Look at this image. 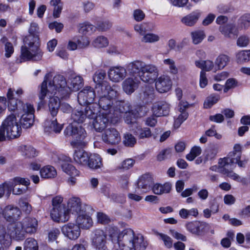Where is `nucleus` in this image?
<instances>
[{"instance_id": "obj_1", "label": "nucleus", "mask_w": 250, "mask_h": 250, "mask_svg": "<svg viewBox=\"0 0 250 250\" xmlns=\"http://www.w3.org/2000/svg\"><path fill=\"white\" fill-rule=\"evenodd\" d=\"M109 237L114 245L113 250H145L146 247L143 236L135 235L130 229L120 232L117 228H112Z\"/></svg>"}, {"instance_id": "obj_2", "label": "nucleus", "mask_w": 250, "mask_h": 250, "mask_svg": "<svg viewBox=\"0 0 250 250\" xmlns=\"http://www.w3.org/2000/svg\"><path fill=\"white\" fill-rule=\"evenodd\" d=\"M50 74L47 73L44 78V80L39 87L38 97L40 100L39 106H43L45 104L44 99L46 95L56 94L66 96L68 94L67 83L64 77L61 75L55 76L53 81L47 82L50 77Z\"/></svg>"}, {"instance_id": "obj_3", "label": "nucleus", "mask_w": 250, "mask_h": 250, "mask_svg": "<svg viewBox=\"0 0 250 250\" xmlns=\"http://www.w3.org/2000/svg\"><path fill=\"white\" fill-rule=\"evenodd\" d=\"M39 28L36 23H32L29 29V35L23 40L21 47V59L26 61H38L42 59L43 53L40 48L39 37L36 33Z\"/></svg>"}, {"instance_id": "obj_4", "label": "nucleus", "mask_w": 250, "mask_h": 250, "mask_svg": "<svg viewBox=\"0 0 250 250\" xmlns=\"http://www.w3.org/2000/svg\"><path fill=\"white\" fill-rule=\"evenodd\" d=\"M115 86L111 87L107 83L99 85L96 88L98 105L109 115L114 113V103L119 94Z\"/></svg>"}, {"instance_id": "obj_5", "label": "nucleus", "mask_w": 250, "mask_h": 250, "mask_svg": "<svg viewBox=\"0 0 250 250\" xmlns=\"http://www.w3.org/2000/svg\"><path fill=\"white\" fill-rule=\"evenodd\" d=\"M21 133V127L18 124L16 117L11 114L7 117L0 126V142L18 138Z\"/></svg>"}, {"instance_id": "obj_6", "label": "nucleus", "mask_w": 250, "mask_h": 250, "mask_svg": "<svg viewBox=\"0 0 250 250\" xmlns=\"http://www.w3.org/2000/svg\"><path fill=\"white\" fill-rule=\"evenodd\" d=\"M64 133L65 135L73 137V140L71 142V144L73 147L83 148L87 145V142L85 140L86 133L82 127L69 125L65 129Z\"/></svg>"}, {"instance_id": "obj_7", "label": "nucleus", "mask_w": 250, "mask_h": 250, "mask_svg": "<svg viewBox=\"0 0 250 250\" xmlns=\"http://www.w3.org/2000/svg\"><path fill=\"white\" fill-rule=\"evenodd\" d=\"M63 198L61 196H57L52 200L53 208L51 211L50 215L53 220L57 222H65L68 220L65 207L62 203Z\"/></svg>"}, {"instance_id": "obj_8", "label": "nucleus", "mask_w": 250, "mask_h": 250, "mask_svg": "<svg viewBox=\"0 0 250 250\" xmlns=\"http://www.w3.org/2000/svg\"><path fill=\"white\" fill-rule=\"evenodd\" d=\"M92 210L93 208L91 206L83 204L79 197H72L68 200L67 209L66 211L68 217L69 213L78 215L81 213Z\"/></svg>"}, {"instance_id": "obj_9", "label": "nucleus", "mask_w": 250, "mask_h": 250, "mask_svg": "<svg viewBox=\"0 0 250 250\" xmlns=\"http://www.w3.org/2000/svg\"><path fill=\"white\" fill-rule=\"evenodd\" d=\"M34 112L35 109L33 105L29 104H26L22 108V112L21 117L20 123L21 125L23 128H30L34 123Z\"/></svg>"}, {"instance_id": "obj_10", "label": "nucleus", "mask_w": 250, "mask_h": 250, "mask_svg": "<svg viewBox=\"0 0 250 250\" xmlns=\"http://www.w3.org/2000/svg\"><path fill=\"white\" fill-rule=\"evenodd\" d=\"M158 73L159 70L156 66L145 63L140 74V78L145 83H152L157 77Z\"/></svg>"}, {"instance_id": "obj_11", "label": "nucleus", "mask_w": 250, "mask_h": 250, "mask_svg": "<svg viewBox=\"0 0 250 250\" xmlns=\"http://www.w3.org/2000/svg\"><path fill=\"white\" fill-rule=\"evenodd\" d=\"M153 184L154 179L152 176L149 173L145 174L139 178L135 191L146 193L151 189Z\"/></svg>"}, {"instance_id": "obj_12", "label": "nucleus", "mask_w": 250, "mask_h": 250, "mask_svg": "<svg viewBox=\"0 0 250 250\" xmlns=\"http://www.w3.org/2000/svg\"><path fill=\"white\" fill-rule=\"evenodd\" d=\"M92 238V245L96 250H108L106 246V234L103 230H94Z\"/></svg>"}, {"instance_id": "obj_13", "label": "nucleus", "mask_w": 250, "mask_h": 250, "mask_svg": "<svg viewBox=\"0 0 250 250\" xmlns=\"http://www.w3.org/2000/svg\"><path fill=\"white\" fill-rule=\"evenodd\" d=\"M96 90L90 86H85L83 90L78 93V100L82 104H92L96 96Z\"/></svg>"}, {"instance_id": "obj_14", "label": "nucleus", "mask_w": 250, "mask_h": 250, "mask_svg": "<svg viewBox=\"0 0 250 250\" xmlns=\"http://www.w3.org/2000/svg\"><path fill=\"white\" fill-rule=\"evenodd\" d=\"M113 118L112 115H109L107 113H100L92 122V125L94 129L98 132H102L107 126L109 119Z\"/></svg>"}, {"instance_id": "obj_15", "label": "nucleus", "mask_w": 250, "mask_h": 250, "mask_svg": "<svg viewBox=\"0 0 250 250\" xmlns=\"http://www.w3.org/2000/svg\"><path fill=\"white\" fill-rule=\"evenodd\" d=\"M102 138L104 143L111 145L118 144L121 140L119 132L116 129L112 127L104 130Z\"/></svg>"}, {"instance_id": "obj_16", "label": "nucleus", "mask_w": 250, "mask_h": 250, "mask_svg": "<svg viewBox=\"0 0 250 250\" xmlns=\"http://www.w3.org/2000/svg\"><path fill=\"white\" fill-rule=\"evenodd\" d=\"M126 68L122 66H113L109 68L108 76L110 81L118 83L122 81L126 76Z\"/></svg>"}, {"instance_id": "obj_17", "label": "nucleus", "mask_w": 250, "mask_h": 250, "mask_svg": "<svg viewBox=\"0 0 250 250\" xmlns=\"http://www.w3.org/2000/svg\"><path fill=\"white\" fill-rule=\"evenodd\" d=\"M156 90L161 93L168 92L171 88L172 82L168 76L162 75L154 80Z\"/></svg>"}, {"instance_id": "obj_18", "label": "nucleus", "mask_w": 250, "mask_h": 250, "mask_svg": "<svg viewBox=\"0 0 250 250\" xmlns=\"http://www.w3.org/2000/svg\"><path fill=\"white\" fill-rule=\"evenodd\" d=\"M62 233L71 240H76L80 235V227L74 223H68L62 228Z\"/></svg>"}, {"instance_id": "obj_19", "label": "nucleus", "mask_w": 250, "mask_h": 250, "mask_svg": "<svg viewBox=\"0 0 250 250\" xmlns=\"http://www.w3.org/2000/svg\"><path fill=\"white\" fill-rule=\"evenodd\" d=\"M8 231L11 237L17 240H23L26 233L24 229L22 221L17 222L14 225H10L8 227Z\"/></svg>"}, {"instance_id": "obj_20", "label": "nucleus", "mask_w": 250, "mask_h": 250, "mask_svg": "<svg viewBox=\"0 0 250 250\" xmlns=\"http://www.w3.org/2000/svg\"><path fill=\"white\" fill-rule=\"evenodd\" d=\"M93 211H88L77 215L76 219L77 225L82 229H89L92 227L93 222L90 214Z\"/></svg>"}, {"instance_id": "obj_21", "label": "nucleus", "mask_w": 250, "mask_h": 250, "mask_svg": "<svg viewBox=\"0 0 250 250\" xmlns=\"http://www.w3.org/2000/svg\"><path fill=\"white\" fill-rule=\"evenodd\" d=\"M21 214L20 209L17 207L8 205L2 210V215L5 219L9 222H14L18 219Z\"/></svg>"}, {"instance_id": "obj_22", "label": "nucleus", "mask_w": 250, "mask_h": 250, "mask_svg": "<svg viewBox=\"0 0 250 250\" xmlns=\"http://www.w3.org/2000/svg\"><path fill=\"white\" fill-rule=\"evenodd\" d=\"M170 104L164 101L155 103L152 108L153 114L156 117L166 116L169 114Z\"/></svg>"}, {"instance_id": "obj_23", "label": "nucleus", "mask_w": 250, "mask_h": 250, "mask_svg": "<svg viewBox=\"0 0 250 250\" xmlns=\"http://www.w3.org/2000/svg\"><path fill=\"white\" fill-rule=\"evenodd\" d=\"M46 96L49 98L48 106L49 112L52 116L54 117L57 115L60 107V98H62L64 96H61L58 93L55 95L49 94Z\"/></svg>"}, {"instance_id": "obj_24", "label": "nucleus", "mask_w": 250, "mask_h": 250, "mask_svg": "<svg viewBox=\"0 0 250 250\" xmlns=\"http://www.w3.org/2000/svg\"><path fill=\"white\" fill-rule=\"evenodd\" d=\"M140 83V82L137 78H128L122 83L123 90L127 94H131L137 89Z\"/></svg>"}, {"instance_id": "obj_25", "label": "nucleus", "mask_w": 250, "mask_h": 250, "mask_svg": "<svg viewBox=\"0 0 250 250\" xmlns=\"http://www.w3.org/2000/svg\"><path fill=\"white\" fill-rule=\"evenodd\" d=\"M234 162H237L229 157L220 159L218 161V164L221 167L220 172L227 175L233 168Z\"/></svg>"}, {"instance_id": "obj_26", "label": "nucleus", "mask_w": 250, "mask_h": 250, "mask_svg": "<svg viewBox=\"0 0 250 250\" xmlns=\"http://www.w3.org/2000/svg\"><path fill=\"white\" fill-rule=\"evenodd\" d=\"M145 63L140 60H135L130 62L126 65V71L131 75L140 74Z\"/></svg>"}, {"instance_id": "obj_27", "label": "nucleus", "mask_w": 250, "mask_h": 250, "mask_svg": "<svg viewBox=\"0 0 250 250\" xmlns=\"http://www.w3.org/2000/svg\"><path fill=\"white\" fill-rule=\"evenodd\" d=\"M83 79L80 76L72 75L69 79L68 93L69 90L77 91L83 86Z\"/></svg>"}, {"instance_id": "obj_28", "label": "nucleus", "mask_w": 250, "mask_h": 250, "mask_svg": "<svg viewBox=\"0 0 250 250\" xmlns=\"http://www.w3.org/2000/svg\"><path fill=\"white\" fill-rule=\"evenodd\" d=\"M22 221L26 233L32 234L36 232L38 221L35 218L26 217Z\"/></svg>"}, {"instance_id": "obj_29", "label": "nucleus", "mask_w": 250, "mask_h": 250, "mask_svg": "<svg viewBox=\"0 0 250 250\" xmlns=\"http://www.w3.org/2000/svg\"><path fill=\"white\" fill-rule=\"evenodd\" d=\"M115 111L111 115L113 117L118 118L120 114L125 113L130 111L131 105L129 103L125 101H115Z\"/></svg>"}, {"instance_id": "obj_30", "label": "nucleus", "mask_w": 250, "mask_h": 250, "mask_svg": "<svg viewBox=\"0 0 250 250\" xmlns=\"http://www.w3.org/2000/svg\"><path fill=\"white\" fill-rule=\"evenodd\" d=\"M89 156L85 150L78 149L75 151L73 159L76 163L80 165L86 166Z\"/></svg>"}, {"instance_id": "obj_31", "label": "nucleus", "mask_w": 250, "mask_h": 250, "mask_svg": "<svg viewBox=\"0 0 250 250\" xmlns=\"http://www.w3.org/2000/svg\"><path fill=\"white\" fill-rule=\"evenodd\" d=\"M151 188L153 192L157 195L167 193L171 189V185L169 183H166L163 185L156 183L152 185Z\"/></svg>"}, {"instance_id": "obj_32", "label": "nucleus", "mask_w": 250, "mask_h": 250, "mask_svg": "<svg viewBox=\"0 0 250 250\" xmlns=\"http://www.w3.org/2000/svg\"><path fill=\"white\" fill-rule=\"evenodd\" d=\"M63 127L62 125L59 124L57 119L52 121H47L45 123L44 130L45 132H50L53 131L56 133H60Z\"/></svg>"}, {"instance_id": "obj_33", "label": "nucleus", "mask_w": 250, "mask_h": 250, "mask_svg": "<svg viewBox=\"0 0 250 250\" xmlns=\"http://www.w3.org/2000/svg\"><path fill=\"white\" fill-rule=\"evenodd\" d=\"M102 165V160L99 155L95 153L90 155L86 166L92 169H98Z\"/></svg>"}, {"instance_id": "obj_34", "label": "nucleus", "mask_w": 250, "mask_h": 250, "mask_svg": "<svg viewBox=\"0 0 250 250\" xmlns=\"http://www.w3.org/2000/svg\"><path fill=\"white\" fill-rule=\"evenodd\" d=\"M96 31V27L89 22H85L79 25V32L84 35H91Z\"/></svg>"}, {"instance_id": "obj_35", "label": "nucleus", "mask_w": 250, "mask_h": 250, "mask_svg": "<svg viewBox=\"0 0 250 250\" xmlns=\"http://www.w3.org/2000/svg\"><path fill=\"white\" fill-rule=\"evenodd\" d=\"M200 16L199 13L194 12L183 17L181 21L187 26H192L196 23Z\"/></svg>"}, {"instance_id": "obj_36", "label": "nucleus", "mask_w": 250, "mask_h": 250, "mask_svg": "<svg viewBox=\"0 0 250 250\" xmlns=\"http://www.w3.org/2000/svg\"><path fill=\"white\" fill-rule=\"evenodd\" d=\"M98 105L96 103L89 104L84 109L85 118L94 120L98 115Z\"/></svg>"}, {"instance_id": "obj_37", "label": "nucleus", "mask_w": 250, "mask_h": 250, "mask_svg": "<svg viewBox=\"0 0 250 250\" xmlns=\"http://www.w3.org/2000/svg\"><path fill=\"white\" fill-rule=\"evenodd\" d=\"M186 227L189 231L194 234L200 235L203 232V225L199 221L188 222Z\"/></svg>"}, {"instance_id": "obj_38", "label": "nucleus", "mask_w": 250, "mask_h": 250, "mask_svg": "<svg viewBox=\"0 0 250 250\" xmlns=\"http://www.w3.org/2000/svg\"><path fill=\"white\" fill-rule=\"evenodd\" d=\"M40 174L43 178H53L57 175V171L54 167L47 166L40 170Z\"/></svg>"}, {"instance_id": "obj_39", "label": "nucleus", "mask_w": 250, "mask_h": 250, "mask_svg": "<svg viewBox=\"0 0 250 250\" xmlns=\"http://www.w3.org/2000/svg\"><path fill=\"white\" fill-rule=\"evenodd\" d=\"M25 104H23L21 101L16 99H12L8 101V109L9 110L15 111L17 110L20 113L22 112V108Z\"/></svg>"}, {"instance_id": "obj_40", "label": "nucleus", "mask_w": 250, "mask_h": 250, "mask_svg": "<svg viewBox=\"0 0 250 250\" xmlns=\"http://www.w3.org/2000/svg\"><path fill=\"white\" fill-rule=\"evenodd\" d=\"M106 76V72L104 70H99L97 71L93 77V79L95 83H96V85L95 86V90H96V88L99 85H103L104 83H107V82L104 81V80Z\"/></svg>"}, {"instance_id": "obj_41", "label": "nucleus", "mask_w": 250, "mask_h": 250, "mask_svg": "<svg viewBox=\"0 0 250 250\" xmlns=\"http://www.w3.org/2000/svg\"><path fill=\"white\" fill-rule=\"evenodd\" d=\"M230 58L229 56L222 54L219 55L215 60V64L218 69H223L229 62Z\"/></svg>"}, {"instance_id": "obj_42", "label": "nucleus", "mask_w": 250, "mask_h": 250, "mask_svg": "<svg viewBox=\"0 0 250 250\" xmlns=\"http://www.w3.org/2000/svg\"><path fill=\"white\" fill-rule=\"evenodd\" d=\"M62 170L70 176H77L79 171L71 164L64 163L62 166Z\"/></svg>"}, {"instance_id": "obj_43", "label": "nucleus", "mask_w": 250, "mask_h": 250, "mask_svg": "<svg viewBox=\"0 0 250 250\" xmlns=\"http://www.w3.org/2000/svg\"><path fill=\"white\" fill-rule=\"evenodd\" d=\"M22 154L28 158H32L38 155V151L30 146H24L21 147Z\"/></svg>"}, {"instance_id": "obj_44", "label": "nucleus", "mask_w": 250, "mask_h": 250, "mask_svg": "<svg viewBox=\"0 0 250 250\" xmlns=\"http://www.w3.org/2000/svg\"><path fill=\"white\" fill-rule=\"evenodd\" d=\"M108 43L107 38L103 36H100L93 41L92 44L95 47L100 48L107 46Z\"/></svg>"}, {"instance_id": "obj_45", "label": "nucleus", "mask_w": 250, "mask_h": 250, "mask_svg": "<svg viewBox=\"0 0 250 250\" xmlns=\"http://www.w3.org/2000/svg\"><path fill=\"white\" fill-rule=\"evenodd\" d=\"M219 30L225 37L229 38L231 37V34L234 33L235 27L232 24H227L220 26Z\"/></svg>"}, {"instance_id": "obj_46", "label": "nucleus", "mask_w": 250, "mask_h": 250, "mask_svg": "<svg viewBox=\"0 0 250 250\" xmlns=\"http://www.w3.org/2000/svg\"><path fill=\"white\" fill-rule=\"evenodd\" d=\"M219 151V147L215 145H212L210 148L206 151V156L204 160V163H206L208 160H211L215 158L217 153Z\"/></svg>"}, {"instance_id": "obj_47", "label": "nucleus", "mask_w": 250, "mask_h": 250, "mask_svg": "<svg viewBox=\"0 0 250 250\" xmlns=\"http://www.w3.org/2000/svg\"><path fill=\"white\" fill-rule=\"evenodd\" d=\"M71 119L74 122L82 123L85 119L84 113L81 110H74L71 114Z\"/></svg>"}, {"instance_id": "obj_48", "label": "nucleus", "mask_w": 250, "mask_h": 250, "mask_svg": "<svg viewBox=\"0 0 250 250\" xmlns=\"http://www.w3.org/2000/svg\"><path fill=\"white\" fill-rule=\"evenodd\" d=\"M135 133L139 139L148 138L151 136V131L147 127L138 128Z\"/></svg>"}, {"instance_id": "obj_49", "label": "nucleus", "mask_w": 250, "mask_h": 250, "mask_svg": "<svg viewBox=\"0 0 250 250\" xmlns=\"http://www.w3.org/2000/svg\"><path fill=\"white\" fill-rule=\"evenodd\" d=\"M24 250H38L37 241L32 238L26 239L24 244Z\"/></svg>"}, {"instance_id": "obj_50", "label": "nucleus", "mask_w": 250, "mask_h": 250, "mask_svg": "<svg viewBox=\"0 0 250 250\" xmlns=\"http://www.w3.org/2000/svg\"><path fill=\"white\" fill-rule=\"evenodd\" d=\"M242 153V147L240 145L236 144L233 147V151L230 152L229 157L238 162L240 159Z\"/></svg>"}, {"instance_id": "obj_51", "label": "nucleus", "mask_w": 250, "mask_h": 250, "mask_svg": "<svg viewBox=\"0 0 250 250\" xmlns=\"http://www.w3.org/2000/svg\"><path fill=\"white\" fill-rule=\"evenodd\" d=\"M220 99L218 95L211 94L208 96L204 102V106L206 108H210L213 104H216Z\"/></svg>"}, {"instance_id": "obj_52", "label": "nucleus", "mask_w": 250, "mask_h": 250, "mask_svg": "<svg viewBox=\"0 0 250 250\" xmlns=\"http://www.w3.org/2000/svg\"><path fill=\"white\" fill-rule=\"evenodd\" d=\"M159 36L153 33H147L144 35L141 39V41L145 43H153L159 41Z\"/></svg>"}, {"instance_id": "obj_53", "label": "nucleus", "mask_w": 250, "mask_h": 250, "mask_svg": "<svg viewBox=\"0 0 250 250\" xmlns=\"http://www.w3.org/2000/svg\"><path fill=\"white\" fill-rule=\"evenodd\" d=\"M201 148L199 146H195L191 149L189 153L186 155V158L188 160L192 161L201 153Z\"/></svg>"}, {"instance_id": "obj_54", "label": "nucleus", "mask_w": 250, "mask_h": 250, "mask_svg": "<svg viewBox=\"0 0 250 250\" xmlns=\"http://www.w3.org/2000/svg\"><path fill=\"white\" fill-rule=\"evenodd\" d=\"M123 142L125 146L132 147L136 143V139L131 134L126 133L124 135Z\"/></svg>"}, {"instance_id": "obj_55", "label": "nucleus", "mask_w": 250, "mask_h": 250, "mask_svg": "<svg viewBox=\"0 0 250 250\" xmlns=\"http://www.w3.org/2000/svg\"><path fill=\"white\" fill-rule=\"evenodd\" d=\"M191 34L193 42L195 44L201 42L205 37L203 31H196L192 32Z\"/></svg>"}, {"instance_id": "obj_56", "label": "nucleus", "mask_w": 250, "mask_h": 250, "mask_svg": "<svg viewBox=\"0 0 250 250\" xmlns=\"http://www.w3.org/2000/svg\"><path fill=\"white\" fill-rule=\"evenodd\" d=\"M240 28L246 29L250 25V14H248L242 16L239 20Z\"/></svg>"}, {"instance_id": "obj_57", "label": "nucleus", "mask_w": 250, "mask_h": 250, "mask_svg": "<svg viewBox=\"0 0 250 250\" xmlns=\"http://www.w3.org/2000/svg\"><path fill=\"white\" fill-rule=\"evenodd\" d=\"M145 107L141 105H135L133 107L131 106L130 109L132 111V114L137 118H140L145 115L144 109Z\"/></svg>"}, {"instance_id": "obj_58", "label": "nucleus", "mask_w": 250, "mask_h": 250, "mask_svg": "<svg viewBox=\"0 0 250 250\" xmlns=\"http://www.w3.org/2000/svg\"><path fill=\"white\" fill-rule=\"evenodd\" d=\"M164 64L168 66L169 72L171 74H176L178 73V68L175 65V62L171 59H165L163 61Z\"/></svg>"}, {"instance_id": "obj_59", "label": "nucleus", "mask_w": 250, "mask_h": 250, "mask_svg": "<svg viewBox=\"0 0 250 250\" xmlns=\"http://www.w3.org/2000/svg\"><path fill=\"white\" fill-rule=\"evenodd\" d=\"M112 26V24L108 21H99L96 24V30L100 31H106Z\"/></svg>"}, {"instance_id": "obj_60", "label": "nucleus", "mask_w": 250, "mask_h": 250, "mask_svg": "<svg viewBox=\"0 0 250 250\" xmlns=\"http://www.w3.org/2000/svg\"><path fill=\"white\" fill-rule=\"evenodd\" d=\"M250 42V37L247 35H241L237 40L236 44L240 47L247 46Z\"/></svg>"}, {"instance_id": "obj_61", "label": "nucleus", "mask_w": 250, "mask_h": 250, "mask_svg": "<svg viewBox=\"0 0 250 250\" xmlns=\"http://www.w3.org/2000/svg\"><path fill=\"white\" fill-rule=\"evenodd\" d=\"M6 230L5 228L0 224V245L7 247L10 243L8 241L5 239Z\"/></svg>"}, {"instance_id": "obj_62", "label": "nucleus", "mask_w": 250, "mask_h": 250, "mask_svg": "<svg viewBox=\"0 0 250 250\" xmlns=\"http://www.w3.org/2000/svg\"><path fill=\"white\" fill-rule=\"evenodd\" d=\"M246 50H241L237 52L236 55V61L237 63H241L248 62Z\"/></svg>"}, {"instance_id": "obj_63", "label": "nucleus", "mask_w": 250, "mask_h": 250, "mask_svg": "<svg viewBox=\"0 0 250 250\" xmlns=\"http://www.w3.org/2000/svg\"><path fill=\"white\" fill-rule=\"evenodd\" d=\"M13 181L14 183H12L11 184H10V185H9V187L13 186L14 184H21L22 185L26 186V188H27V187L30 184V180L28 179L21 178L20 177H17L14 178Z\"/></svg>"}, {"instance_id": "obj_64", "label": "nucleus", "mask_w": 250, "mask_h": 250, "mask_svg": "<svg viewBox=\"0 0 250 250\" xmlns=\"http://www.w3.org/2000/svg\"><path fill=\"white\" fill-rule=\"evenodd\" d=\"M154 90L150 86L146 87L143 93V99L146 101L151 100L153 98Z\"/></svg>"}]
</instances>
